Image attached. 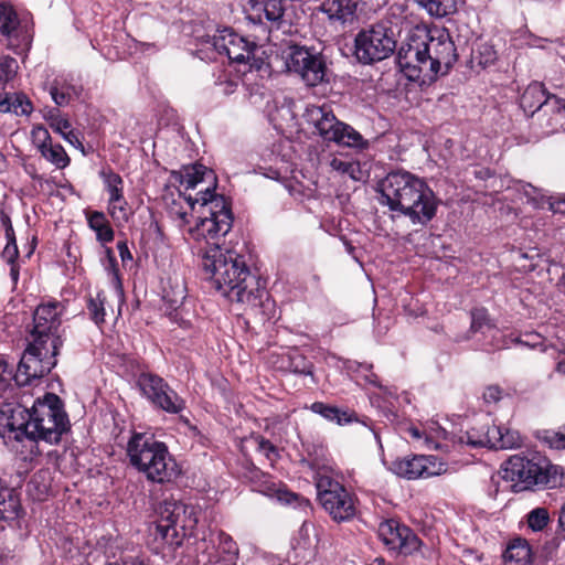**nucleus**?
I'll return each instance as SVG.
<instances>
[{
	"mask_svg": "<svg viewBox=\"0 0 565 565\" xmlns=\"http://www.w3.org/2000/svg\"><path fill=\"white\" fill-rule=\"evenodd\" d=\"M202 269L217 292L246 313L269 319L274 311L267 289L253 273L247 256L234 248L222 249L217 244L202 255Z\"/></svg>",
	"mask_w": 565,
	"mask_h": 565,
	"instance_id": "1",
	"label": "nucleus"
},
{
	"mask_svg": "<svg viewBox=\"0 0 565 565\" xmlns=\"http://www.w3.org/2000/svg\"><path fill=\"white\" fill-rule=\"evenodd\" d=\"M172 175L181 184L185 183L186 189H194L201 182L210 183L205 190L198 192V198L184 196L190 211L201 202L204 210L202 214H209L200 217L195 226L188 230L189 235L195 241L217 239L225 236L232 230L234 222L232 200L215 192L217 178L214 171L201 163H194L184 166L180 171H173Z\"/></svg>",
	"mask_w": 565,
	"mask_h": 565,
	"instance_id": "2",
	"label": "nucleus"
},
{
	"mask_svg": "<svg viewBox=\"0 0 565 565\" xmlns=\"http://www.w3.org/2000/svg\"><path fill=\"white\" fill-rule=\"evenodd\" d=\"M379 202L392 217H408L413 224L427 225L437 213L438 199L427 182L406 170L388 172L377 182Z\"/></svg>",
	"mask_w": 565,
	"mask_h": 565,
	"instance_id": "3",
	"label": "nucleus"
},
{
	"mask_svg": "<svg viewBox=\"0 0 565 565\" xmlns=\"http://www.w3.org/2000/svg\"><path fill=\"white\" fill-rule=\"evenodd\" d=\"M502 478L510 481L514 492L534 487L554 489L565 484L563 468L535 450L515 454L501 465Z\"/></svg>",
	"mask_w": 565,
	"mask_h": 565,
	"instance_id": "4",
	"label": "nucleus"
},
{
	"mask_svg": "<svg viewBox=\"0 0 565 565\" xmlns=\"http://www.w3.org/2000/svg\"><path fill=\"white\" fill-rule=\"evenodd\" d=\"M129 463L147 480L157 483H170L181 475V468L169 452L163 441L153 435L134 431L126 448Z\"/></svg>",
	"mask_w": 565,
	"mask_h": 565,
	"instance_id": "5",
	"label": "nucleus"
},
{
	"mask_svg": "<svg viewBox=\"0 0 565 565\" xmlns=\"http://www.w3.org/2000/svg\"><path fill=\"white\" fill-rule=\"evenodd\" d=\"M68 415L64 403L54 393H45L43 398L33 401V426L31 441L43 440L51 445L58 444L62 435L70 430Z\"/></svg>",
	"mask_w": 565,
	"mask_h": 565,
	"instance_id": "6",
	"label": "nucleus"
},
{
	"mask_svg": "<svg viewBox=\"0 0 565 565\" xmlns=\"http://www.w3.org/2000/svg\"><path fill=\"white\" fill-rule=\"evenodd\" d=\"M287 68L308 87L330 84L333 79L331 63L322 50L311 45L291 44L284 51Z\"/></svg>",
	"mask_w": 565,
	"mask_h": 565,
	"instance_id": "7",
	"label": "nucleus"
},
{
	"mask_svg": "<svg viewBox=\"0 0 565 565\" xmlns=\"http://www.w3.org/2000/svg\"><path fill=\"white\" fill-rule=\"evenodd\" d=\"M317 500L332 521L350 522L358 513V498L342 482L331 476L317 473L315 477Z\"/></svg>",
	"mask_w": 565,
	"mask_h": 565,
	"instance_id": "8",
	"label": "nucleus"
},
{
	"mask_svg": "<svg viewBox=\"0 0 565 565\" xmlns=\"http://www.w3.org/2000/svg\"><path fill=\"white\" fill-rule=\"evenodd\" d=\"M64 341L56 339L53 347L44 343L29 341L14 373V382L18 386L31 384L47 375L57 364V355Z\"/></svg>",
	"mask_w": 565,
	"mask_h": 565,
	"instance_id": "9",
	"label": "nucleus"
},
{
	"mask_svg": "<svg viewBox=\"0 0 565 565\" xmlns=\"http://www.w3.org/2000/svg\"><path fill=\"white\" fill-rule=\"evenodd\" d=\"M395 33L386 23H375L369 29H362L354 39V56L370 65L391 56L396 50Z\"/></svg>",
	"mask_w": 565,
	"mask_h": 565,
	"instance_id": "10",
	"label": "nucleus"
},
{
	"mask_svg": "<svg viewBox=\"0 0 565 565\" xmlns=\"http://www.w3.org/2000/svg\"><path fill=\"white\" fill-rule=\"evenodd\" d=\"M136 386L140 395L158 411L178 415L186 407L185 399L157 373L141 371L136 377Z\"/></svg>",
	"mask_w": 565,
	"mask_h": 565,
	"instance_id": "11",
	"label": "nucleus"
},
{
	"mask_svg": "<svg viewBox=\"0 0 565 565\" xmlns=\"http://www.w3.org/2000/svg\"><path fill=\"white\" fill-rule=\"evenodd\" d=\"M427 31L414 33L403 43L396 54V64L401 72L412 82L420 85L430 84L428 79L429 45H426Z\"/></svg>",
	"mask_w": 565,
	"mask_h": 565,
	"instance_id": "12",
	"label": "nucleus"
},
{
	"mask_svg": "<svg viewBox=\"0 0 565 565\" xmlns=\"http://www.w3.org/2000/svg\"><path fill=\"white\" fill-rule=\"evenodd\" d=\"M32 395L23 394L15 403H4L0 408V436L17 441L30 440L33 426Z\"/></svg>",
	"mask_w": 565,
	"mask_h": 565,
	"instance_id": "13",
	"label": "nucleus"
},
{
	"mask_svg": "<svg viewBox=\"0 0 565 565\" xmlns=\"http://www.w3.org/2000/svg\"><path fill=\"white\" fill-rule=\"evenodd\" d=\"M64 309L62 302L57 300L40 303L33 312L30 340L50 347H53L56 339L64 341L60 332Z\"/></svg>",
	"mask_w": 565,
	"mask_h": 565,
	"instance_id": "14",
	"label": "nucleus"
},
{
	"mask_svg": "<svg viewBox=\"0 0 565 565\" xmlns=\"http://www.w3.org/2000/svg\"><path fill=\"white\" fill-rule=\"evenodd\" d=\"M380 540L388 551L408 556L418 552L423 542L407 525L396 519H387L377 529Z\"/></svg>",
	"mask_w": 565,
	"mask_h": 565,
	"instance_id": "15",
	"label": "nucleus"
},
{
	"mask_svg": "<svg viewBox=\"0 0 565 565\" xmlns=\"http://www.w3.org/2000/svg\"><path fill=\"white\" fill-rule=\"evenodd\" d=\"M243 469V478L253 491L269 498H276L287 504L296 503L302 499L299 494L290 491L281 481H275L270 473L263 471L252 460H247Z\"/></svg>",
	"mask_w": 565,
	"mask_h": 565,
	"instance_id": "16",
	"label": "nucleus"
},
{
	"mask_svg": "<svg viewBox=\"0 0 565 565\" xmlns=\"http://www.w3.org/2000/svg\"><path fill=\"white\" fill-rule=\"evenodd\" d=\"M392 470L407 480L426 479L446 473L448 463L434 455H415L396 459L392 462Z\"/></svg>",
	"mask_w": 565,
	"mask_h": 565,
	"instance_id": "17",
	"label": "nucleus"
},
{
	"mask_svg": "<svg viewBox=\"0 0 565 565\" xmlns=\"http://www.w3.org/2000/svg\"><path fill=\"white\" fill-rule=\"evenodd\" d=\"M205 43L213 46L218 54L226 55L232 63L238 65L250 57L252 49H256L255 42L248 41L228 28L218 30L213 35H207Z\"/></svg>",
	"mask_w": 565,
	"mask_h": 565,
	"instance_id": "18",
	"label": "nucleus"
},
{
	"mask_svg": "<svg viewBox=\"0 0 565 565\" xmlns=\"http://www.w3.org/2000/svg\"><path fill=\"white\" fill-rule=\"evenodd\" d=\"M426 45H429V68H428V79L436 81L438 73L441 70V66L446 67L448 71L457 61V53L455 43L451 41L449 34H439V36L435 38L427 32V38H425Z\"/></svg>",
	"mask_w": 565,
	"mask_h": 565,
	"instance_id": "19",
	"label": "nucleus"
},
{
	"mask_svg": "<svg viewBox=\"0 0 565 565\" xmlns=\"http://www.w3.org/2000/svg\"><path fill=\"white\" fill-rule=\"evenodd\" d=\"M365 4V0H323L318 11L327 15L330 25L344 28L358 20V11Z\"/></svg>",
	"mask_w": 565,
	"mask_h": 565,
	"instance_id": "20",
	"label": "nucleus"
},
{
	"mask_svg": "<svg viewBox=\"0 0 565 565\" xmlns=\"http://www.w3.org/2000/svg\"><path fill=\"white\" fill-rule=\"evenodd\" d=\"M249 20L266 25L269 31L284 24L286 0H249Z\"/></svg>",
	"mask_w": 565,
	"mask_h": 565,
	"instance_id": "21",
	"label": "nucleus"
},
{
	"mask_svg": "<svg viewBox=\"0 0 565 565\" xmlns=\"http://www.w3.org/2000/svg\"><path fill=\"white\" fill-rule=\"evenodd\" d=\"M553 94H550L542 83H531L520 96V107L523 111L535 117L542 127V120L545 119L547 110L545 106L553 100Z\"/></svg>",
	"mask_w": 565,
	"mask_h": 565,
	"instance_id": "22",
	"label": "nucleus"
},
{
	"mask_svg": "<svg viewBox=\"0 0 565 565\" xmlns=\"http://www.w3.org/2000/svg\"><path fill=\"white\" fill-rule=\"evenodd\" d=\"M104 181L106 190L109 194L108 211L111 217L126 218L127 215V201L124 195V181L122 178L115 172L111 168L103 169L99 172Z\"/></svg>",
	"mask_w": 565,
	"mask_h": 565,
	"instance_id": "23",
	"label": "nucleus"
},
{
	"mask_svg": "<svg viewBox=\"0 0 565 565\" xmlns=\"http://www.w3.org/2000/svg\"><path fill=\"white\" fill-rule=\"evenodd\" d=\"M306 119L308 124L315 126L324 141L330 142L339 138L337 131H339L342 121L334 116L330 106H311L307 109Z\"/></svg>",
	"mask_w": 565,
	"mask_h": 565,
	"instance_id": "24",
	"label": "nucleus"
},
{
	"mask_svg": "<svg viewBox=\"0 0 565 565\" xmlns=\"http://www.w3.org/2000/svg\"><path fill=\"white\" fill-rule=\"evenodd\" d=\"M494 422L486 418L483 422H478L469 429L461 433L458 437V440L460 444H466L472 448H491L492 429H494Z\"/></svg>",
	"mask_w": 565,
	"mask_h": 565,
	"instance_id": "25",
	"label": "nucleus"
},
{
	"mask_svg": "<svg viewBox=\"0 0 565 565\" xmlns=\"http://www.w3.org/2000/svg\"><path fill=\"white\" fill-rule=\"evenodd\" d=\"M24 515L25 510L22 507L20 493L13 488L6 487L0 492V521L11 523Z\"/></svg>",
	"mask_w": 565,
	"mask_h": 565,
	"instance_id": "26",
	"label": "nucleus"
},
{
	"mask_svg": "<svg viewBox=\"0 0 565 565\" xmlns=\"http://www.w3.org/2000/svg\"><path fill=\"white\" fill-rule=\"evenodd\" d=\"M33 110V103L24 92L0 93V113L29 117Z\"/></svg>",
	"mask_w": 565,
	"mask_h": 565,
	"instance_id": "27",
	"label": "nucleus"
},
{
	"mask_svg": "<svg viewBox=\"0 0 565 565\" xmlns=\"http://www.w3.org/2000/svg\"><path fill=\"white\" fill-rule=\"evenodd\" d=\"M504 565H531L533 553L529 542L523 537H514L509 541L502 553Z\"/></svg>",
	"mask_w": 565,
	"mask_h": 565,
	"instance_id": "28",
	"label": "nucleus"
},
{
	"mask_svg": "<svg viewBox=\"0 0 565 565\" xmlns=\"http://www.w3.org/2000/svg\"><path fill=\"white\" fill-rule=\"evenodd\" d=\"M547 110L546 117L542 120V129L544 134H554L565 131V98L553 96V100L545 106Z\"/></svg>",
	"mask_w": 565,
	"mask_h": 565,
	"instance_id": "29",
	"label": "nucleus"
},
{
	"mask_svg": "<svg viewBox=\"0 0 565 565\" xmlns=\"http://www.w3.org/2000/svg\"><path fill=\"white\" fill-rule=\"evenodd\" d=\"M310 411L322 416L324 419L335 423L340 426L360 422L354 411L343 409L323 402H315L310 405Z\"/></svg>",
	"mask_w": 565,
	"mask_h": 565,
	"instance_id": "30",
	"label": "nucleus"
},
{
	"mask_svg": "<svg viewBox=\"0 0 565 565\" xmlns=\"http://www.w3.org/2000/svg\"><path fill=\"white\" fill-rule=\"evenodd\" d=\"M85 215L88 227L95 232L96 239L102 245H106L114 241L115 231L104 212L87 210Z\"/></svg>",
	"mask_w": 565,
	"mask_h": 565,
	"instance_id": "31",
	"label": "nucleus"
},
{
	"mask_svg": "<svg viewBox=\"0 0 565 565\" xmlns=\"http://www.w3.org/2000/svg\"><path fill=\"white\" fill-rule=\"evenodd\" d=\"M286 369L294 373L305 376H310L313 384H317V380L313 375V363L298 349L290 350L284 358Z\"/></svg>",
	"mask_w": 565,
	"mask_h": 565,
	"instance_id": "32",
	"label": "nucleus"
},
{
	"mask_svg": "<svg viewBox=\"0 0 565 565\" xmlns=\"http://www.w3.org/2000/svg\"><path fill=\"white\" fill-rule=\"evenodd\" d=\"M83 92L81 85H74L66 81L55 79L50 87V95L57 107L66 106L74 98H79Z\"/></svg>",
	"mask_w": 565,
	"mask_h": 565,
	"instance_id": "33",
	"label": "nucleus"
},
{
	"mask_svg": "<svg viewBox=\"0 0 565 565\" xmlns=\"http://www.w3.org/2000/svg\"><path fill=\"white\" fill-rule=\"evenodd\" d=\"M522 437L519 431L495 425L492 429V449H513L522 446Z\"/></svg>",
	"mask_w": 565,
	"mask_h": 565,
	"instance_id": "34",
	"label": "nucleus"
},
{
	"mask_svg": "<svg viewBox=\"0 0 565 565\" xmlns=\"http://www.w3.org/2000/svg\"><path fill=\"white\" fill-rule=\"evenodd\" d=\"M188 296V289L184 280H168L167 287L163 288L162 299L168 309L177 311L184 302Z\"/></svg>",
	"mask_w": 565,
	"mask_h": 565,
	"instance_id": "35",
	"label": "nucleus"
},
{
	"mask_svg": "<svg viewBox=\"0 0 565 565\" xmlns=\"http://www.w3.org/2000/svg\"><path fill=\"white\" fill-rule=\"evenodd\" d=\"M184 530H180L179 526L171 522L158 521L156 525L154 537L157 541H161L163 545L169 547H179L182 544L184 537Z\"/></svg>",
	"mask_w": 565,
	"mask_h": 565,
	"instance_id": "36",
	"label": "nucleus"
},
{
	"mask_svg": "<svg viewBox=\"0 0 565 565\" xmlns=\"http://www.w3.org/2000/svg\"><path fill=\"white\" fill-rule=\"evenodd\" d=\"M186 512V505L180 501H164L160 512V520L163 522H171L179 526L180 530H184L186 524L184 514Z\"/></svg>",
	"mask_w": 565,
	"mask_h": 565,
	"instance_id": "37",
	"label": "nucleus"
},
{
	"mask_svg": "<svg viewBox=\"0 0 565 565\" xmlns=\"http://www.w3.org/2000/svg\"><path fill=\"white\" fill-rule=\"evenodd\" d=\"M248 439L254 444L255 450L263 455L269 461L270 467L274 468L281 458L280 449L259 433L253 431Z\"/></svg>",
	"mask_w": 565,
	"mask_h": 565,
	"instance_id": "38",
	"label": "nucleus"
},
{
	"mask_svg": "<svg viewBox=\"0 0 565 565\" xmlns=\"http://www.w3.org/2000/svg\"><path fill=\"white\" fill-rule=\"evenodd\" d=\"M339 138L333 139L339 146H345L356 149H366L369 141L365 140L362 135L348 124L342 122L339 131H337Z\"/></svg>",
	"mask_w": 565,
	"mask_h": 565,
	"instance_id": "39",
	"label": "nucleus"
},
{
	"mask_svg": "<svg viewBox=\"0 0 565 565\" xmlns=\"http://www.w3.org/2000/svg\"><path fill=\"white\" fill-rule=\"evenodd\" d=\"M20 26L19 15L10 3L0 1V32L11 38Z\"/></svg>",
	"mask_w": 565,
	"mask_h": 565,
	"instance_id": "40",
	"label": "nucleus"
},
{
	"mask_svg": "<svg viewBox=\"0 0 565 565\" xmlns=\"http://www.w3.org/2000/svg\"><path fill=\"white\" fill-rule=\"evenodd\" d=\"M41 157L52 163L56 169L63 170L71 163V158L61 143H50L39 151Z\"/></svg>",
	"mask_w": 565,
	"mask_h": 565,
	"instance_id": "41",
	"label": "nucleus"
},
{
	"mask_svg": "<svg viewBox=\"0 0 565 565\" xmlns=\"http://www.w3.org/2000/svg\"><path fill=\"white\" fill-rule=\"evenodd\" d=\"M106 295L103 290L96 294V297L89 296L87 299V311L92 321L100 327L105 322Z\"/></svg>",
	"mask_w": 565,
	"mask_h": 565,
	"instance_id": "42",
	"label": "nucleus"
},
{
	"mask_svg": "<svg viewBox=\"0 0 565 565\" xmlns=\"http://www.w3.org/2000/svg\"><path fill=\"white\" fill-rule=\"evenodd\" d=\"M471 324L470 330L473 333L483 332L484 330H494L495 324L490 318L488 309L484 307H476L470 311Z\"/></svg>",
	"mask_w": 565,
	"mask_h": 565,
	"instance_id": "43",
	"label": "nucleus"
},
{
	"mask_svg": "<svg viewBox=\"0 0 565 565\" xmlns=\"http://www.w3.org/2000/svg\"><path fill=\"white\" fill-rule=\"evenodd\" d=\"M43 118L47 121L53 131L62 134L71 128V122L67 118H62L57 107H46L43 109Z\"/></svg>",
	"mask_w": 565,
	"mask_h": 565,
	"instance_id": "44",
	"label": "nucleus"
},
{
	"mask_svg": "<svg viewBox=\"0 0 565 565\" xmlns=\"http://www.w3.org/2000/svg\"><path fill=\"white\" fill-rule=\"evenodd\" d=\"M184 194L179 191V199H172L170 202H167V212L169 216L179 222V226L183 227L190 223L189 216L190 213L186 209L183 207L181 198L184 199Z\"/></svg>",
	"mask_w": 565,
	"mask_h": 565,
	"instance_id": "45",
	"label": "nucleus"
},
{
	"mask_svg": "<svg viewBox=\"0 0 565 565\" xmlns=\"http://www.w3.org/2000/svg\"><path fill=\"white\" fill-rule=\"evenodd\" d=\"M537 438L553 449H565V429H543L537 431Z\"/></svg>",
	"mask_w": 565,
	"mask_h": 565,
	"instance_id": "46",
	"label": "nucleus"
},
{
	"mask_svg": "<svg viewBox=\"0 0 565 565\" xmlns=\"http://www.w3.org/2000/svg\"><path fill=\"white\" fill-rule=\"evenodd\" d=\"M526 522L532 531H543L550 522V513L546 508H536L527 513Z\"/></svg>",
	"mask_w": 565,
	"mask_h": 565,
	"instance_id": "47",
	"label": "nucleus"
},
{
	"mask_svg": "<svg viewBox=\"0 0 565 565\" xmlns=\"http://www.w3.org/2000/svg\"><path fill=\"white\" fill-rule=\"evenodd\" d=\"M264 51L256 44V49H252L250 57L246 62H243L242 65L244 70L242 72L245 74L247 72H262L268 67L266 60L263 57ZM241 72V68L238 70Z\"/></svg>",
	"mask_w": 565,
	"mask_h": 565,
	"instance_id": "48",
	"label": "nucleus"
},
{
	"mask_svg": "<svg viewBox=\"0 0 565 565\" xmlns=\"http://www.w3.org/2000/svg\"><path fill=\"white\" fill-rule=\"evenodd\" d=\"M31 140L38 151L45 148L53 142L52 137L46 127L42 124H36L31 129Z\"/></svg>",
	"mask_w": 565,
	"mask_h": 565,
	"instance_id": "49",
	"label": "nucleus"
},
{
	"mask_svg": "<svg viewBox=\"0 0 565 565\" xmlns=\"http://www.w3.org/2000/svg\"><path fill=\"white\" fill-rule=\"evenodd\" d=\"M420 7L427 10L433 17H445L449 13L448 6L445 0H415Z\"/></svg>",
	"mask_w": 565,
	"mask_h": 565,
	"instance_id": "50",
	"label": "nucleus"
},
{
	"mask_svg": "<svg viewBox=\"0 0 565 565\" xmlns=\"http://www.w3.org/2000/svg\"><path fill=\"white\" fill-rule=\"evenodd\" d=\"M12 380H14L13 369L6 360L0 359V399L7 398L6 392L11 386Z\"/></svg>",
	"mask_w": 565,
	"mask_h": 565,
	"instance_id": "51",
	"label": "nucleus"
},
{
	"mask_svg": "<svg viewBox=\"0 0 565 565\" xmlns=\"http://www.w3.org/2000/svg\"><path fill=\"white\" fill-rule=\"evenodd\" d=\"M239 81L237 77L232 78L227 75L220 76L215 83L218 93L228 96L236 92Z\"/></svg>",
	"mask_w": 565,
	"mask_h": 565,
	"instance_id": "52",
	"label": "nucleus"
},
{
	"mask_svg": "<svg viewBox=\"0 0 565 565\" xmlns=\"http://www.w3.org/2000/svg\"><path fill=\"white\" fill-rule=\"evenodd\" d=\"M544 204H547V209L554 214L565 215V198L556 195L543 196L542 203L539 206L544 207Z\"/></svg>",
	"mask_w": 565,
	"mask_h": 565,
	"instance_id": "53",
	"label": "nucleus"
},
{
	"mask_svg": "<svg viewBox=\"0 0 565 565\" xmlns=\"http://www.w3.org/2000/svg\"><path fill=\"white\" fill-rule=\"evenodd\" d=\"M515 343L535 349L544 344V338L536 332H525L520 334L514 340Z\"/></svg>",
	"mask_w": 565,
	"mask_h": 565,
	"instance_id": "54",
	"label": "nucleus"
},
{
	"mask_svg": "<svg viewBox=\"0 0 565 565\" xmlns=\"http://www.w3.org/2000/svg\"><path fill=\"white\" fill-rule=\"evenodd\" d=\"M565 540V503L562 505L558 512V525L555 531V535L551 541L554 547H558L561 542Z\"/></svg>",
	"mask_w": 565,
	"mask_h": 565,
	"instance_id": "55",
	"label": "nucleus"
},
{
	"mask_svg": "<svg viewBox=\"0 0 565 565\" xmlns=\"http://www.w3.org/2000/svg\"><path fill=\"white\" fill-rule=\"evenodd\" d=\"M105 268L119 279V267L114 250L110 247H105Z\"/></svg>",
	"mask_w": 565,
	"mask_h": 565,
	"instance_id": "56",
	"label": "nucleus"
},
{
	"mask_svg": "<svg viewBox=\"0 0 565 565\" xmlns=\"http://www.w3.org/2000/svg\"><path fill=\"white\" fill-rule=\"evenodd\" d=\"M15 66L17 61L14 57L7 55L0 60V72L6 77V79H11L13 77L15 74Z\"/></svg>",
	"mask_w": 565,
	"mask_h": 565,
	"instance_id": "57",
	"label": "nucleus"
},
{
	"mask_svg": "<svg viewBox=\"0 0 565 565\" xmlns=\"http://www.w3.org/2000/svg\"><path fill=\"white\" fill-rule=\"evenodd\" d=\"M2 257L7 260V263H17L19 258V248L17 245V239L7 241V245L2 250Z\"/></svg>",
	"mask_w": 565,
	"mask_h": 565,
	"instance_id": "58",
	"label": "nucleus"
},
{
	"mask_svg": "<svg viewBox=\"0 0 565 565\" xmlns=\"http://www.w3.org/2000/svg\"><path fill=\"white\" fill-rule=\"evenodd\" d=\"M502 395L503 390L499 385H489L483 392V399L486 403H498Z\"/></svg>",
	"mask_w": 565,
	"mask_h": 565,
	"instance_id": "59",
	"label": "nucleus"
},
{
	"mask_svg": "<svg viewBox=\"0 0 565 565\" xmlns=\"http://www.w3.org/2000/svg\"><path fill=\"white\" fill-rule=\"evenodd\" d=\"M0 222H1V225L3 226V228H4V234H6L7 241H12L13 242L14 239H17L15 238L14 228H13V225H12V222H11V217L9 216V214H7L4 212V210L0 211Z\"/></svg>",
	"mask_w": 565,
	"mask_h": 565,
	"instance_id": "60",
	"label": "nucleus"
},
{
	"mask_svg": "<svg viewBox=\"0 0 565 565\" xmlns=\"http://www.w3.org/2000/svg\"><path fill=\"white\" fill-rule=\"evenodd\" d=\"M64 140H66L73 147L84 150V146L79 139V134L73 129H67L61 134Z\"/></svg>",
	"mask_w": 565,
	"mask_h": 565,
	"instance_id": "61",
	"label": "nucleus"
},
{
	"mask_svg": "<svg viewBox=\"0 0 565 565\" xmlns=\"http://www.w3.org/2000/svg\"><path fill=\"white\" fill-rule=\"evenodd\" d=\"M483 52H480L479 64L487 66L497 60V52L491 46H483Z\"/></svg>",
	"mask_w": 565,
	"mask_h": 565,
	"instance_id": "62",
	"label": "nucleus"
},
{
	"mask_svg": "<svg viewBox=\"0 0 565 565\" xmlns=\"http://www.w3.org/2000/svg\"><path fill=\"white\" fill-rule=\"evenodd\" d=\"M117 249L119 253V256L121 258L122 264L125 265L127 262L132 260V254L128 247V243L126 239L118 241L117 242Z\"/></svg>",
	"mask_w": 565,
	"mask_h": 565,
	"instance_id": "63",
	"label": "nucleus"
},
{
	"mask_svg": "<svg viewBox=\"0 0 565 565\" xmlns=\"http://www.w3.org/2000/svg\"><path fill=\"white\" fill-rule=\"evenodd\" d=\"M106 565H149V564L140 558H129L128 559V558H124L120 556L119 561H116V562L107 561Z\"/></svg>",
	"mask_w": 565,
	"mask_h": 565,
	"instance_id": "64",
	"label": "nucleus"
}]
</instances>
